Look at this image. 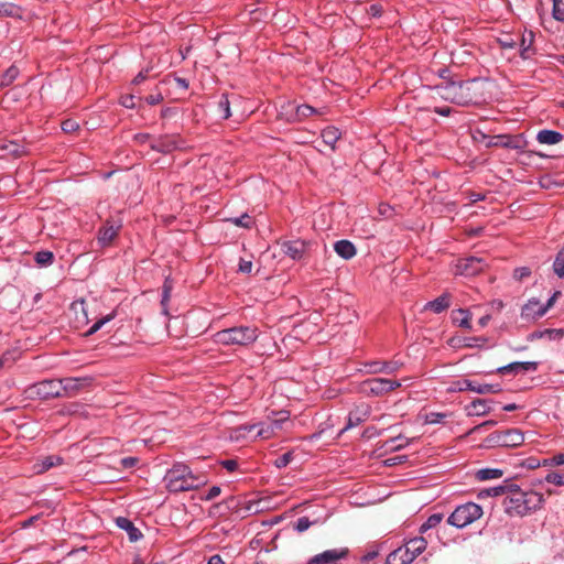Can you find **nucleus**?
<instances>
[{
  "instance_id": "obj_55",
  "label": "nucleus",
  "mask_w": 564,
  "mask_h": 564,
  "mask_svg": "<svg viewBox=\"0 0 564 564\" xmlns=\"http://www.w3.org/2000/svg\"><path fill=\"white\" fill-rule=\"evenodd\" d=\"M120 104L126 107V108H129V109H132L135 107V104H134V96L133 95H124L121 97L120 99Z\"/></svg>"
},
{
  "instance_id": "obj_60",
  "label": "nucleus",
  "mask_w": 564,
  "mask_h": 564,
  "mask_svg": "<svg viewBox=\"0 0 564 564\" xmlns=\"http://www.w3.org/2000/svg\"><path fill=\"white\" fill-rule=\"evenodd\" d=\"M496 425V421H492V420H489V421H486L475 427H473L468 434H474V433H478V432H481L484 429H486L487 426H494Z\"/></svg>"
},
{
  "instance_id": "obj_42",
  "label": "nucleus",
  "mask_w": 564,
  "mask_h": 564,
  "mask_svg": "<svg viewBox=\"0 0 564 564\" xmlns=\"http://www.w3.org/2000/svg\"><path fill=\"white\" fill-rule=\"evenodd\" d=\"M115 317V314H109L100 319H98L97 322H95L90 328L87 330L86 335L87 336H90L95 333H97L106 323H108L109 321H111L112 318Z\"/></svg>"
},
{
  "instance_id": "obj_32",
  "label": "nucleus",
  "mask_w": 564,
  "mask_h": 564,
  "mask_svg": "<svg viewBox=\"0 0 564 564\" xmlns=\"http://www.w3.org/2000/svg\"><path fill=\"white\" fill-rule=\"evenodd\" d=\"M322 138L324 143L330 145L332 149L335 148V143L340 138V132L335 127H327L322 131Z\"/></svg>"
},
{
  "instance_id": "obj_22",
  "label": "nucleus",
  "mask_w": 564,
  "mask_h": 564,
  "mask_svg": "<svg viewBox=\"0 0 564 564\" xmlns=\"http://www.w3.org/2000/svg\"><path fill=\"white\" fill-rule=\"evenodd\" d=\"M369 414H370L369 406H365L362 409H357L355 411L349 412L348 419H347V424L341 430V433L364 423L368 419Z\"/></svg>"
},
{
  "instance_id": "obj_23",
  "label": "nucleus",
  "mask_w": 564,
  "mask_h": 564,
  "mask_svg": "<svg viewBox=\"0 0 564 564\" xmlns=\"http://www.w3.org/2000/svg\"><path fill=\"white\" fill-rule=\"evenodd\" d=\"M334 250L336 253L345 260H349L356 256V247L349 240H339L335 242Z\"/></svg>"
},
{
  "instance_id": "obj_45",
  "label": "nucleus",
  "mask_w": 564,
  "mask_h": 564,
  "mask_svg": "<svg viewBox=\"0 0 564 564\" xmlns=\"http://www.w3.org/2000/svg\"><path fill=\"white\" fill-rule=\"evenodd\" d=\"M402 365L398 361H383L381 369H373L375 371H382L384 373L397 372Z\"/></svg>"
},
{
  "instance_id": "obj_46",
  "label": "nucleus",
  "mask_w": 564,
  "mask_h": 564,
  "mask_svg": "<svg viewBox=\"0 0 564 564\" xmlns=\"http://www.w3.org/2000/svg\"><path fill=\"white\" fill-rule=\"evenodd\" d=\"M447 416L446 413H440V412H430L425 415L424 422L426 424H437L442 423V421Z\"/></svg>"
},
{
  "instance_id": "obj_54",
  "label": "nucleus",
  "mask_w": 564,
  "mask_h": 564,
  "mask_svg": "<svg viewBox=\"0 0 564 564\" xmlns=\"http://www.w3.org/2000/svg\"><path fill=\"white\" fill-rule=\"evenodd\" d=\"M62 129L64 132L70 133L78 129V123L73 120H65L62 123Z\"/></svg>"
},
{
  "instance_id": "obj_50",
  "label": "nucleus",
  "mask_w": 564,
  "mask_h": 564,
  "mask_svg": "<svg viewBox=\"0 0 564 564\" xmlns=\"http://www.w3.org/2000/svg\"><path fill=\"white\" fill-rule=\"evenodd\" d=\"M313 524L307 517H301L297 519L294 528L297 532L302 533L306 531Z\"/></svg>"
},
{
  "instance_id": "obj_31",
  "label": "nucleus",
  "mask_w": 564,
  "mask_h": 564,
  "mask_svg": "<svg viewBox=\"0 0 564 564\" xmlns=\"http://www.w3.org/2000/svg\"><path fill=\"white\" fill-rule=\"evenodd\" d=\"M453 322L459 327L470 329V314L467 310H456L453 312Z\"/></svg>"
},
{
  "instance_id": "obj_39",
  "label": "nucleus",
  "mask_w": 564,
  "mask_h": 564,
  "mask_svg": "<svg viewBox=\"0 0 564 564\" xmlns=\"http://www.w3.org/2000/svg\"><path fill=\"white\" fill-rule=\"evenodd\" d=\"M314 113H319V111L310 105H301L295 109V117L297 120H302Z\"/></svg>"
},
{
  "instance_id": "obj_10",
  "label": "nucleus",
  "mask_w": 564,
  "mask_h": 564,
  "mask_svg": "<svg viewBox=\"0 0 564 564\" xmlns=\"http://www.w3.org/2000/svg\"><path fill=\"white\" fill-rule=\"evenodd\" d=\"M487 267L486 261L479 257H467L459 259L456 263V274L474 276Z\"/></svg>"
},
{
  "instance_id": "obj_64",
  "label": "nucleus",
  "mask_w": 564,
  "mask_h": 564,
  "mask_svg": "<svg viewBox=\"0 0 564 564\" xmlns=\"http://www.w3.org/2000/svg\"><path fill=\"white\" fill-rule=\"evenodd\" d=\"M137 463H138V458H135V457H124L121 459V465L124 468H131V467L135 466Z\"/></svg>"
},
{
  "instance_id": "obj_15",
  "label": "nucleus",
  "mask_w": 564,
  "mask_h": 564,
  "mask_svg": "<svg viewBox=\"0 0 564 564\" xmlns=\"http://www.w3.org/2000/svg\"><path fill=\"white\" fill-rule=\"evenodd\" d=\"M0 158L10 155L12 158H21L28 154V150L24 143L19 140H6L0 138Z\"/></svg>"
},
{
  "instance_id": "obj_38",
  "label": "nucleus",
  "mask_w": 564,
  "mask_h": 564,
  "mask_svg": "<svg viewBox=\"0 0 564 564\" xmlns=\"http://www.w3.org/2000/svg\"><path fill=\"white\" fill-rule=\"evenodd\" d=\"M218 112L223 119H228L231 116L230 101L227 95H221L218 101Z\"/></svg>"
},
{
  "instance_id": "obj_25",
  "label": "nucleus",
  "mask_w": 564,
  "mask_h": 564,
  "mask_svg": "<svg viewBox=\"0 0 564 564\" xmlns=\"http://www.w3.org/2000/svg\"><path fill=\"white\" fill-rule=\"evenodd\" d=\"M449 295L444 293L433 301L425 304L424 310H430L436 314H440L449 307Z\"/></svg>"
},
{
  "instance_id": "obj_29",
  "label": "nucleus",
  "mask_w": 564,
  "mask_h": 564,
  "mask_svg": "<svg viewBox=\"0 0 564 564\" xmlns=\"http://www.w3.org/2000/svg\"><path fill=\"white\" fill-rule=\"evenodd\" d=\"M468 415H485L490 412L488 401L485 399H477L473 401L467 408Z\"/></svg>"
},
{
  "instance_id": "obj_3",
  "label": "nucleus",
  "mask_w": 564,
  "mask_h": 564,
  "mask_svg": "<svg viewBox=\"0 0 564 564\" xmlns=\"http://www.w3.org/2000/svg\"><path fill=\"white\" fill-rule=\"evenodd\" d=\"M543 503V495L533 490L517 492L513 497H506L503 501L505 510L511 517L527 516L540 509Z\"/></svg>"
},
{
  "instance_id": "obj_57",
  "label": "nucleus",
  "mask_w": 564,
  "mask_h": 564,
  "mask_svg": "<svg viewBox=\"0 0 564 564\" xmlns=\"http://www.w3.org/2000/svg\"><path fill=\"white\" fill-rule=\"evenodd\" d=\"M14 13L12 4L0 3V17H11Z\"/></svg>"
},
{
  "instance_id": "obj_59",
  "label": "nucleus",
  "mask_w": 564,
  "mask_h": 564,
  "mask_svg": "<svg viewBox=\"0 0 564 564\" xmlns=\"http://www.w3.org/2000/svg\"><path fill=\"white\" fill-rule=\"evenodd\" d=\"M220 465L228 471H235L238 468V462L236 459L221 460Z\"/></svg>"
},
{
  "instance_id": "obj_1",
  "label": "nucleus",
  "mask_w": 564,
  "mask_h": 564,
  "mask_svg": "<svg viewBox=\"0 0 564 564\" xmlns=\"http://www.w3.org/2000/svg\"><path fill=\"white\" fill-rule=\"evenodd\" d=\"M164 481L170 492L177 494L198 489L207 482V479L193 474L187 465L178 463L167 470Z\"/></svg>"
},
{
  "instance_id": "obj_36",
  "label": "nucleus",
  "mask_w": 564,
  "mask_h": 564,
  "mask_svg": "<svg viewBox=\"0 0 564 564\" xmlns=\"http://www.w3.org/2000/svg\"><path fill=\"white\" fill-rule=\"evenodd\" d=\"M408 444H409V442L402 435H399L397 437H392V438L386 441L384 445L390 451H400V449L404 448Z\"/></svg>"
},
{
  "instance_id": "obj_9",
  "label": "nucleus",
  "mask_w": 564,
  "mask_h": 564,
  "mask_svg": "<svg viewBox=\"0 0 564 564\" xmlns=\"http://www.w3.org/2000/svg\"><path fill=\"white\" fill-rule=\"evenodd\" d=\"M449 391H474L479 394H488V393H498L501 391L500 384H489V383H477L475 381L464 379L453 383V387Z\"/></svg>"
},
{
  "instance_id": "obj_19",
  "label": "nucleus",
  "mask_w": 564,
  "mask_h": 564,
  "mask_svg": "<svg viewBox=\"0 0 564 564\" xmlns=\"http://www.w3.org/2000/svg\"><path fill=\"white\" fill-rule=\"evenodd\" d=\"M538 368V364L534 361H516L511 362L507 366L500 367L497 371L501 375H506L509 372H531L535 371Z\"/></svg>"
},
{
  "instance_id": "obj_30",
  "label": "nucleus",
  "mask_w": 564,
  "mask_h": 564,
  "mask_svg": "<svg viewBox=\"0 0 564 564\" xmlns=\"http://www.w3.org/2000/svg\"><path fill=\"white\" fill-rule=\"evenodd\" d=\"M496 141H490L489 147H502L507 149H519L518 141L510 135H497L494 138Z\"/></svg>"
},
{
  "instance_id": "obj_43",
  "label": "nucleus",
  "mask_w": 564,
  "mask_h": 564,
  "mask_svg": "<svg viewBox=\"0 0 564 564\" xmlns=\"http://www.w3.org/2000/svg\"><path fill=\"white\" fill-rule=\"evenodd\" d=\"M553 17L557 21H564V0H553Z\"/></svg>"
},
{
  "instance_id": "obj_53",
  "label": "nucleus",
  "mask_w": 564,
  "mask_h": 564,
  "mask_svg": "<svg viewBox=\"0 0 564 564\" xmlns=\"http://www.w3.org/2000/svg\"><path fill=\"white\" fill-rule=\"evenodd\" d=\"M171 290H172V286L171 284L169 283V281L166 280L164 282V285H163V293H162V300H161V304L163 306L166 305V303L169 302L170 300V295H171Z\"/></svg>"
},
{
  "instance_id": "obj_61",
  "label": "nucleus",
  "mask_w": 564,
  "mask_h": 564,
  "mask_svg": "<svg viewBox=\"0 0 564 564\" xmlns=\"http://www.w3.org/2000/svg\"><path fill=\"white\" fill-rule=\"evenodd\" d=\"M499 44L503 48H513L516 47L517 42L510 36H507L505 39H499Z\"/></svg>"
},
{
  "instance_id": "obj_27",
  "label": "nucleus",
  "mask_w": 564,
  "mask_h": 564,
  "mask_svg": "<svg viewBox=\"0 0 564 564\" xmlns=\"http://www.w3.org/2000/svg\"><path fill=\"white\" fill-rule=\"evenodd\" d=\"M256 424H243L237 427H234L229 432V438L231 441L239 442L248 437V435L257 429Z\"/></svg>"
},
{
  "instance_id": "obj_47",
  "label": "nucleus",
  "mask_w": 564,
  "mask_h": 564,
  "mask_svg": "<svg viewBox=\"0 0 564 564\" xmlns=\"http://www.w3.org/2000/svg\"><path fill=\"white\" fill-rule=\"evenodd\" d=\"M502 495H505L502 485L484 489L479 492V497H498Z\"/></svg>"
},
{
  "instance_id": "obj_28",
  "label": "nucleus",
  "mask_w": 564,
  "mask_h": 564,
  "mask_svg": "<svg viewBox=\"0 0 564 564\" xmlns=\"http://www.w3.org/2000/svg\"><path fill=\"white\" fill-rule=\"evenodd\" d=\"M411 557L406 554V550L402 546L392 551L386 560V564H410Z\"/></svg>"
},
{
  "instance_id": "obj_41",
  "label": "nucleus",
  "mask_w": 564,
  "mask_h": 564,
  "mask_svg": "<svg viewBox=\"0 0 564 564\" xmlns=\"http://www.w3.org/2000/svg\"><path fill=\"white\" fill-rule=\"evenodd\" d=\"M228 221L241 228H251L253 225V220L248 214H243L239 217L229 218Z\"/></svg>"
},
{
  "instance_id": "obj_5",
  "label": "nucleus",
  "mask_w": 564,
  "mask_h": 564,
  "mask_svg": "<svg viewBox=\"0 0 564 564\" xmlns=\"http://www.w3.org/2000/svg\"><path fill=\"white\" fill-rule=\"evenodd\" d=\"M482 513V508L479 505L467 502L455 508L447 518V523L457 529H463L481 518Z\"/></svg>"
},
{
  "instance_id": "obj_35",
  "label": "nucleus",
  "mask_w": 564,
  "mask_h": 564,
  "mask_svg": "<svg viewBox=\"0 0 564 564\" xmlns=\"http://www.w3.org/2000/svg\"><path fill=\"white\" fill-rule=\"evenodd\" d=\"M443 520L442 513H433L431 514L427 520L421 525L420 532L424 533L429 529L437 527Z\"/></svg>"
},
{
  "instance_id": "obj_14",
  "label": "nucleus",
  "mask_w": 564,
  "mask_h": 564,
  "mask_svg": "<svg viewBox=\"0 0 564 564\" xmlns=\"http://www.w3.org/2000/svg\"><path fill=\"white\" fill-rule=\"evenodd\" d=\"M289 420V416L283 413L280 419L273 420L271 423H258L257 425V433L252 437V440L261 438V440H269L274 434L275 431L282 427V424Z\"/></svg>"
},
{
  "instance_id": "obj_8",
  "label": "nucleus",
  "mask_w": 564,
  "mask_h": 564,
  "mask_svg": "<svg viewBox=\"0 0 564 564\" xmlns=\"http://www.w3.org/2000/svg\"><path fill=\"white\" fill-rule=\"evenodd\" d=\"M401 387V382L386 378H372L361 384L364 392L376 397L384 395Z\"/></svg>"
},
{
  "instance_id": "obj_4",
  "label": "nucleus",
  "mask_w": 564,
  "mask_h": 564,
  "mask_svg": "<svg viewBox=\"0 0 564 564\" xmlns=\"http://www.w3.org/2000/svg\"><path fill=\"white\" fill-rule=\"evenodd\" d=\"M259 330L253 326H237L223 329L216 334V341L221 345L247 346L257 340Z\"/></svg>"
},
{
  "instance_id": "obj_62",
  "label": "nucleus",
  "mask_w": 564,
  "mask_h": 564,
  "mask_svg": "<svg viewBox=\"0 0 564 564\" xmlns=\"http://www.w3.org/2000/svg\"><path fill=\"white\" fill-rule=\"evenodd\" d=\"M379 553H380V550L377 546L372 550L367 551V553L362 556V560L366 562H369V561L376 558L379 555Z\"/></svg>"
},
{
  "instance_id": "obj_26",
  "label": "nucleus",
  "mask_w": 564,
  "mask_h": 564,
  "mask_svg": "<svg viewBox=\"0 0 564 564\" xmlns=\"http://www.w3.org/2000/svg\"><path fill=\"white\" fill-rule=\"evenodd\" d=\"M533 41L534 34L532 32L522 35L520 42V56L523 59H529L534 54Z\"/></svg>"
},
{
  "instance_id": "obj_58",
  "label": "nucleus",
  "mask_w": 564,
  "mask_h": 564,
  "mask_svg": "<svg viewBox=\"0 0 564 564\" xmlns=\"http://www.w3.org/2000/svg\"><path fill=\"white\" fill-rule=\"evenodd\" d=\"M220 492H221V489L219 486H213L203 499L206 501L213 500L216 497H218L220 495Z\"/></svg>"
},
{
  "instance_id": "obj_52",
  "label": "nucleus",
  "mask_w": 564,
  "mask_h": 564,
  "mask_svg": "<svg viewBox=\"0 0 564 564\" xmlns=\"http://www.w3.org/2000/svg\"><path fill=\"white\" fill-rule=\"evenodd\" d=\"M563 464H564V454H562V453L553 456L551 459L543 460L544 466L563 465Z\"/></svg>"
},
{
  "instance_id": "obj_44",
  "label": "nucleus",
  "mask_w": 564,
  "mask_h": 564,
  "mask_svg": "<svg viewBox=\"0 0 564 564\" xmlns=\"http://www.w3.org/2000/svg\"><path fill=\"white\" fill-rule=\"evenodd\" d=\"M544 480L556 486H564V474L551 471L544 477Z\"/></svg>"
},
{
  "instance_id": "obj_20",
  "label": "nucleus",
  "mask_w": 564,
  "mask_h": 564,
  "mask_svg": "<svg viewBox=\"0 0 564 564\" xmlns=\"http://www.w3.org/2000/svg\"><path fill=\"white\" fill-rule=\"evenodd\" d=\"M427 542L422 536H416L409 540L402 547L406 550V554L411 557V562H413L421 553L426 550Z\"/></svg>"
},
{
  "instance_id": "obj_17",
  "label": "nucleus",
  "mask_w": 564,
  "mask_h": 564,
  "mask_svg": "<svg viewBox=\"0 0 564 564\" xmlns=\"http://www.w3.org/2000/svg\"><path fill=\"white\" fill-rule=\"evenodd\" d=\"M347 554V550H327L315 555L308 561V564H337L336 562Z\"/></svg>"
},
{
  "instance_id": "obj_33",
  "label": "nucleus",
  "mask_w": 564,
  "mask_h": 564,
  "mask_svg": "<svg viewBox=\"0 0 564 564\" xmlns=\"http://www.w3.org/2000/svg\"><path fill=\"white\" fill-rule=\"evenodd\" d=\"M503 471L499 468H482L477 470L476 478L478 480H489L502 477Z\"/></svg>"
},
{
  "instance_id": "obj_7",
  "label": "nucleus",
  "mask_w": 564,
  "mask_h": 564,
  "mask_svg": "<svg viewBox=\"0 0 564 564\" xmlns=\"http://www.w3.org/2000/svg\"><path fill=\"white\" fill-rule=\"evenodd\" d=\"M524 442L522 432L518 429H509L505 431H496L489 434L482 443V447H517Z\"/></svg>"
},
{
  "instance_id": "obj_24",
  "label": "nucleus",
  "mask_w": 564,
  "mask_h": 564,
  "mask_svg": "<svg viewBox=\"0 0 564 564\" xmlns=\"http://www.w3.org/2000/svg\"><path fill=\"white\" fill-rule=\"evenodd\" d=\"M536 140L541 144H556L563 140V134L554 130H541L536 134Z\"/></svg>"
},
{
  "instance_id": "obj_18",
  "label": "nucleus",
  "mask_w": 564,
  "mask_h": 564,
  "mask_svg": "<svg viewBox=\"0 0 564 564\" xmlns=\"http://www.w3.org/2000/svg\"><path fill=\"white\" fill-rule=\"evenodd\" d=\"M546 313V307H543V304L540 303L536 299H531L528 303L522 307L521 316L525 319H538L542 317Z\"/></svg>"
},
{
  "instance_id": "obj_49",
  "label": "nucleus",
  "mask_w": 564,
  "mask_h": 564,
  "mask_svg": "<svg viewBox=\"0 0 564 564\" xmlns=\"http://www.w3.org/2000/svg\"><path fill=\"white\" fill-rule=\"evenodd\" d=\"M502 488H503V494L506 495V497H513L517 492L523 491L520 489V487L518 485L509 482V481H506L502 485Z\"/></svg>"
},
{
  "instance_id": "obj_6",
  "label": "nucleus",
  "mask_w": 564,
  "mask_h": 564,
  "mask_svg": "<svg viewBox=\"0 0 564 564\" xmlns=\"http://www.w3.org/2000/svg\"><path fill=\"white\" fill-rule=\"evenodd\" d=\"M63 387L58 379L42 380L29 386L24 390L26 399L30 400H48L52 398L63 397Z\"/></svg>"
},
{
  "instance_id": "obj_2",
  "label": "nucleus",
  "mask_w": 564,
  "mask_h": 564,
  "mask_svg": "<svg viewBox=\"0 0 564 564\" xmlns=\"http://www.w3.org/2000/svg\"><path fill=\"white\" fill-rule=\"evenodd\" d=\"M476 83V79L449 82L438 87V94L443 99L459 106L478 104L480 96L475 91Z\"/></svg>"
},
{
  "instance_id": "obj_37",
  "label": "nucleus",
  "mask_w": 564,
  "mask_h": 564,
  "mask_svg": "<svg viewBox=\"0 0 564 564\" xmlns=\"http://www.w3.org/2000/svg\"><path fill=\"white\" fill-rule=\"evenodd\" d=\"M554 273L558 278H564V247L557 252L553 262Z\"/></svg>"
},
{
  "instance_id": "obj_13",
  "label": "nucleus",
  "mask_w": 564,
  "mask_h": 564,
  "mask_svg": "<svg viewBox=\"0 0 564 564\" xmlns=\"http://www.w3.org/2000/svg\"><path fill=\"white\" fill-rule=\"evenodd\" d=\"M310 242L296 239V240H286L281 243V249L283 253L290 257L292 260H301L306 253Z\"/></svg>"
},
{
  "instance_id": "obj_56",
  "label": "nucleus",
  "mask_w": 564,
  "mask_h": 564,
  "mask_svg": "<svg viewBox=\"0 0 564 564\" xmlns=\"http://www.w3.org/2000/svg\"><path fill=\"white\" fill-rule=\"evenodd\" d=\"M252 261L240 259L239 271L249 274L252 271Z\"/></svg>"
},
{
  "instance_id": "obj_48",
  "label": "nucleus",
  "mask_w": 564,
  "mask_h": 564,
  "mask_svg": "<svg viewBox=\"0 0 564 564\" xmlns=\"http://www.w3.org/2000/svg\"><path fill=\"white\" fill-rule=\"evenodd\" d=\"M292 459H293L292 452H286L285 454L281 455L280 457H278L275 459L274 466L276 468H284L291 463Z\"/></svg>"
},
{
  "instance_id": "obj_63",
  "label": "nucleus",
  "mask_w": 564,
  "mask_h": 564,
  "mask_svg": "<svg viewBox=\"0 0 564 564\" xmlns=\"http://www.w3.org/2000/svg\"><path fill=\"white\" fill-rule=\"evenodd\" d=\"M163 97L160 93L155 94V95H149L145 97V101L149 104V105H158L162 101Z\"/></svg>"
},
{
  "instance_id": "obj_40",
  "label": "nucleus",
  "mask_w": 564,
  "mask_h": 564,
  "mask_svg": "<svg viewBox=\"0 0 564 564\" xmlns=\"http://www.w3.org/2000/svg\"><path fill=\"white\" fill-rule=\"evenodd\" d=\"M19 75V68L14 65L10 66L6 72L4 74L2 75V78H1V85L2 86H9L11 85L15 78L18 77Z\"/></svg>"
},
{
  "instance_id": "obj_51",
  "label": "nucleus",
  "mask_w": 564,
  "mask_h": 564,
  "mask_svg": "<svg viewBox=\"0 0 564 564\" xmlns=\"http://www.w3.org/2000/svg\"><path fill=\"white\" fill-rule=\"evenodd\" d=\"M531 275V270L527 267L517 268L513 271V278L517 281H523Z\"/></svg>"
},
{
  "instance_id": "obj_16",
  "label": "nucleus",
  "mask_w": 564,
  "mask_h": 564,
  "mask_svg": "<svg viewBox=\"0 0 564 564\" xmlns=\"http://www.w3.org/2000/svg\"><path fill=\"white\" fill-rule=\"evenodd\" d=\"M121 228V223H115L107 219L104 226L99 229L98 240L102 246L109 245L118 235Z\"/></svg>"
},
{
  "instance_id": "obj_34",
  "label": "nucleus",
  "mask_w": 564,
  "mask_h": 564,
  "mask_svg": "<svg viewBox=\"0 0 564 564\" xmlns=\"http://www.w3.org/2000/svg\"><path fill=\"white\" fill-rule=\"evenodd\" d=\"M34 260L40 267H47L53 263L54 253L48 250H42L35 253Z\"/></svg>"
},
{
  "instance_id": "obj_12",
  "label": "nucleus",
  "mask_w": 564,
  "mask_h": 564,
  "mask_svg": "<svg viewBox=\"0 0 564 564\" xmlns=\"http://www.w3.org/2000/svg\"><path fill=\"white\" fill-rule=\"evenodd\" d=\"M58 382H61V386L63 387V397H74L82 389L88 387L91 382V378L88 377H69V378H63L58 379Z\"/></svg>"
},
{
  "instance_id": "obj_21",
  "label": "nucleus",
  "mask_w": 564,
  "mask_h": 564,
  "mask_svg": "<svg viewBox=\"0 0 564 564\" xmlns=\"http://www.w3.org/2000/svg\"><path fill=\"white\" fill-rule=\"evenodd\" d=\"M116 524L118 528L124 530L128 533L131 542H137L142 538L141 531L133 524V522L126 517L116 518Z\"/></svg>"
},
{
  "instance_id": "obj_11",
  "label": "nucleus",
  "mask_w": 564,
  "mask_h": 564,
  "mask_svg": "<svg viewBox=\"0 0 564 564\" xmlns=\"http://www.w3.org/2000/svg\"><path fill=\"white\" fill-rule=\"evenodd\" d=\"M184 141L176 134L161 135L151 141L150 148L153 151L169 154L183 147Z\"/></svg>"
}]
</instances>
